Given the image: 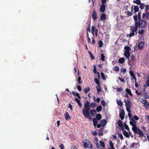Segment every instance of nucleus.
Instances as JSON below:
<instances>
[{"label":"nucleus","instance_id":"nucleus-37","mask_svg":"<svg viewBox=\"0 0 149 149\" xmlns=\"http://www.w3.org/2000/svg\"><path fill=\"white\" fill-rule=\"evenodd\" d=\"M140 8L141 10L143 9L145 7V4L144 3H141L140 4Z\"/></svg>","mask_w":149,"mask_h":149},{"label":"nucleus","instance_id":"nucleus-54","mask_svg":"<svg viewBox=\"0 0 149 149\" xmlns=\"http://www.w3.org/2000/svg\"><path fill=\"white\" fill-rule=\"evenodd\" d=\"M124 124H125V129L128 130H129L130 129H129V128L128 127V126L126 124H125V123H124Z\"/></svg>","mask_w":149,"mask_h":149},{"label":"nucleus","instance_id":"nucleus-11","mask_svg":"<svg viewBox=\"0 0 149 149\" xmlns=\"http://www.w3.org/2000/svg\"><path fill=\"white\" fill-rule=\"evenodd\" d=\"M105 4H102L100 8V11L102 13H104L105 10Z\"/></svg>","mask_w":149,"mask_h":149},{"label":"nucleus","instance_id":"nucleus-1","mask_svg":"<svg viewBox=\"0 0 149 149\" xmlns=\"http://www.w3.org/2000/svg\"><path fill=\"white\" fill-rule=\"evenodd\" d=\"M133 18L135 22V25L130 26V29L131 31L129 34V36L130 37H132L134 34H137V31L138 28L141 29L145 28L146 27L147 24V22L145 20L142 19H137V16L136 15L134 16Z\"/></svg>","mask_w":149,"mask_h":149},{"label":"nucleus","instance_id":"nucleus-32","mask_svg":"<svg viewBox=\"0 0 149 149\" xmlns=\"http://www.w3.org/2000/svg\"><path fill=\"white\" fill-rule=\"evenodd\" d=\"M117 103L119 106L122 107L123 106V104L121 100H119L117 101Z\"/></svg>","mask_w":149,"mask_h":149},{"label":"nucleus","instance_id":"nucleus-51","mask_svg":"<svg viewBox=\"0 0 149 149\" xmlns=\"http://www.w3.org/2000/svg\"><path fill=\"white\" fill-rule=\"evenodd\" d=\"M118 137L120 138L121 139H123V136L121 133H119L118 134Z\"/></svg>","mask_w":149,"mask_h":149},{"label":"nucleus","instance_id":"nucleus-16","mask_svg":"<svg viewBox=\"0 0 149 149\" xmlns=\"http://www.w3.org/2000/svg\"><path fill=\"white\" fill-rule=\"evenodd\" d=\"M65 117L66 120H68L71 119V118L68 112H66L65 113Z\"/></svg>","mask_w":149,"mask_h":149},{"label":"nucleus","instance_id":"nucleus-13","mask_svg":"<svg viewBox=\"0 0 149 149\" xmlns=\"http://www.w3.org/2000/svg\"><path fill=\"white\" fill-rule=\"evenodd\" d=\"M123 132V134L127 138H129L130 136L129 134H128V133L125 130H123V131H122Z\"/></svg>","mask_w":149,"mask_h":149},{"label":"nucleus","instance_id":"nucleus-26","mask_svg":"<svg viewBox=\"0 0 149 149\" xmlns=\"http://www.w3.org/2000/svg\"><path fill=\"white\" fill-rule=\"evenodd\" d=\"M95 82L97 84L98 86H100V83L98 79L97 78H95L94 79Z\"/></svg>","mask_w":149,"mask_h":149},{"label":"nucleus","instance_id":"nucleus-29","mask_svg":"<svg viewBox=\"0 0 149 149\" xmlns=\"http://www.w3.org/2000/svg\"><path fill=\"white\" fill-rule=\"evenodd\" d=\"M134 12H133L134 13H136V12H137L139 11V8L138 6H135L134 8Z\"/></svg>","mask_w":149,"mask_h":149},{"label":"nucleus","instance_id":"nucleus-43","mask_svg":"<svg viewBox=\"0 0 149 149\" xmlns=\"http://www.w3.org/2000/svg\"><path fill=\"white\" fill-rule=\"evenodd\" d=\"M90 28L91 25L90 24H89L88 25V27L86 29V32L89 31L90 32H91Z\"/></svg>","mask_w":149,"mask_h":149},{"label":"nucleus","instance_id":"nucleus-35","mask_svg":"<svg viewBox=\"0 0 149 149\" xmlns=\"http://www.w3.org/2000/svg\"><path fill=\"white\" fill-rule=\"evenodd\" d=\"M90 91V88L89 87H87L84 90V92L86 93H87Z\"/></svg>","mask_w":149,"mask_h":149},{"label":"nucleus","instance_id":"nucleus-25","mask_svg":"<svg viewBox=\"0 0 149 149\" xmlns=\"http://www.w3.org/2000/svg\"><path fill=\"white\" fill-rule=\"evenodd\" d=\"M125 61V59L124 58H121L118 60L119 62L121 64L123 63Z\"/></svg>","mask_w":149,"mask_h":149},{"label":"nucleus","instance_id":"nucleus-3","mask_svg":"<svg viewBox=\"0 0 149 149\" xmlns=\"http://www.w3.org/2000/svg\"><path fill=\"white\" fill-rule=\"evenodd\" d=\"M132 130L134 133L139 134L140 136H143L144 134L142 131L138 128L136 126H133L132 128Z\"/></svg>","mask_w":149,"mask_h":149},{"label":"nucleus","instance_id":"nucleus-5","mask_svg":"<svg viewBox=\"0 0 149 149\" xmlns=\"http://www.w3.org/2000/svg\"><path fill=\"white\" fill-rule=\"evenodd\" d=\"M142 103L146 108V110L149 109V104L146 100L145 99L143 100Z\"/></svg>","mask_w":149,"mask_h":149},{"label":"nucleus","instance_id":"nucleus-30","mask_svg":"<svg viewBox=\"0 0 149 149\" xmlns=\"http://www.w3.org/2000/svg\"><path fill=\"white\" fill-rule=\"evenodd\" d=\"M109 144L111 149H115L114 147L113 144L111 141L109 142Z\"/></svg>","mask_w":149,"mask_h":149},{"label":"nucleus","instance_id":"nucleus-21","mask_svg":"<svg viewBox=\"0 0 149 149\" xmlns=\"http://www.w3.org/2000/svg\"><path fill=\"white\" fill-rule=\"evenodd\" d=\"M89 54V55L90 56V57H91V59L92 60H94L95 59V57L94 56L93 54L92 53V52L90 51H88V52Z\"/></svg>","mask_w":149,"mask_h":149},{"label":"nucleus","instance_id":"nucleus-48","mask_svg":"<svg viewBox=\"0 0 149 149\" xmlns=\"http://www.w3.org/2000/svg\"><path fill=\"white\" fill-rule=\"evenodd\" d=\"M132 107H126V110L128 112V113H131V111L130 110V109H131Z\"/></svg>","mask_w":149,"mask_h":149},{"label":"nucleus","instance_id":"nucleus-59","mask_svg":"<svg viewBox=\"0 0 149 149\" xmlns=\"http://www.w3.org/2000/svg\"><path fill=\"white\" fill-rule=\"evenodd\" d=\"M118 79L121 82H125V81L124 80V78H122L120 77H119L118 78Z\"/></svg>","mask_w":149,"mask_h":149},{"label":"nucleus","instance_id":"nucleus-23","mask_svg":"<svg viewBox=\"0 0 149 149\" xmlns=\"http://www.w3.org/2000/svg\"><path fill=\"white\" fill-rule=\"evenodd\" d=\"M125 56L127 58H129L130 55V53L129 52H125L124 53Z\"/></svg>","mask_w":149,"mask_h":149},{"label":"nucleus","instance_id":"nucleus-38","mask_svg":"<svg viewBox=\"0 0 149 149\" xmlns=\"http://www.w3.org/2000/svg\"><path fill=\"white\" fill-rule=\"evenodd\" d=\"M135 56H136V54H132V55H131V58L132 61H134L135 60Z\"/></svg>","mask_w":149,"mask_h":149},{"label":"nucleus","instance_id":"nucleus-33","mask_svg":"<svg viewBox=\"0 0 149 149\" xmlns=\"http://www.w3.org/2000/svg\"><path fill=\"white\" fill-rule=\"evenodd\" d=\"M133 3L138 5L140 4L141 3L140 0H134L133 1Z\"/></svg>","mask_w":149,"mask_h":149},{"label":"nucleus","instance_id":"nucleus-46","mask_svg":"<svg viewBox=\"0 0 149 149\" xmlns=\"http://www.w3.org/2000/svg\"><path fill=\"white\" fill-rule=\"evenodd\" d=\"M97 91L98 92H100L101 91V88L100 86L97 87Z\"/></svg>","mask_w":149,"mask_h":149},{"label":"nucleus","instance_id":"nucleus-36","mask_svg":"<svg viewBox=\"0 0 149 149\" xmlns=\"http://www.w3.org/2000/svg\"><path fill=\"white\" fill-rule=\"evenodd\" d=\"M101 77H102V79L103 80H106V77H105V75L102 72H101Z\"/></svg>","mask_w":149,"mask_h":149},{"label":"nucleus","instance_id":"nucleus-57","mask_svg":"<svg viewBox=\"0 0 149 149\" xmlns=\"http://www.w3.org/2000/svg\"><path fill=\"white\" fill-rule=\"evenodd\" d=\"M138 144V143H133L131 144V147L132 148H133L134 147V146L135 145H137Z\"/></svg>","mask_w":149,"mask_h":149},{"label":"nucleus","instance_id":"nucleus-45","mask_svg":"<svg viewBox=\"0 0 149 149\" xmlns=\"http://www.w3.org/2000/svg\"><path fill=\"white\" fill-rule=\"evenodd\" d=\"M96 106V104L95 103H93L91 104L90 105L91 107V108H94Z\"/></svg>","mask_w":149,"mask_h":149},{"label":"nucleus","instance_id":"nucleus-7","mask_svg":"<svg viewBox=\"0 0 149 149\" xmlns=\"http://www.w3.org/2000/svg\"><path fill=\"white\" fill-rule=\"evenodd\" d=\"M118 124L120 127V129L122 131H123L124 129V127L122 122L121 120H119L118 121Z\"/></svg>","mask_w":149,"mask_h":149},{"label":"nucleus","instance_id":"nucleus-4","mask_svg":"<svg viewBox=\"0 0 149 149\" xmlns=\"http://www.w3.org/2000/svg\"><path fill=\"white\" fill-rule=\"evenodd\" d=\"M84 147L85 148H88L89 149H92L93 146L91 142L88 140L85 142H84Z\"/></svg>","mask_w":149,"mask_h":149},{"label":"nucleus","instance_id":"nucleus-62","mask_svg":"<svg viewBox=\"0 0 149 149\" xmlns=\"http://www.w3.org/2000/svg\"><path fill=\"white\" fill-rule=\"evenodd\" d=\"M132 77L133 78L131 77V79L132 80L133 79V78L134 79L135 81H136V77H135V75L132 76Z\"/></svg>","mask_w":149,"mask_h":149},{"label":"nucleus","instance_id":"nucleus-44","mask_svg":"<svg viewBox=\"0 0 149 149\" xmlns=\"http://www.w3.org/2000/svg\"><path fill=\"white\" fill-rule=\"evenodd\" d=\"M98 43H99V47L100 48L102 47V46L103 44V43L102 41H101V40Z\"/></svg>","mask_w":149,"mask_h":149},{"label":"nucleus","instance_id":"nucleus-50","mask_svg":"<svg viewBox=\"0 0 149 149\" xmlns=\"http://www.w3.org/2000/svg\"><path fill=\"white\" fill-rule=\"evenodd\" d=\"M101 104L102 105L103 107H105L106 103L105 101L104 100H102V101L101 102Z\"/></svg>","mask_w":149,"mask_h":149},{"label":"nucleus","instance_id":"nucleus-58","mask_svg":"<svg viewBox=\"0 0 149 149\" xmlns=\"http://www.w3.org/2000/svg\"><path fill=\"white\" fill-rule=\"evenodd\" d=\"M129 72L130 75L132 77L133 75H135L134 73L132 71H130Z\"/></svg>","mask_w":149,"mask_h":149},{"label":"nucleus","instance_id":"nucleus-34","mask_svg":"<svg viewBox=\"0 0 149 149\" xmlns=\"http://www.w3.org/2000/svg\"><path fill=\"white\" fill-rule=\"evenodd\" d=\"M95 27L94 26H92L91 27V32L93 35H94V32L95 30Z\"/></svg>","mask_w":149,"mask_h":149},{"label":"nucleus","instance_id":"nucleus-64","mask_svg":"<svg viewBox=\"0 0 149 149\" xmlns=\"http://www.w3.org/2000/svg\"><path fill=\"white\" fill-rule=\"evenodd\" d=\"M146 117L147 119V121L148 123H149V116L147 115L146 116Z\"/></svg>","mask_w":149,"mask_h":149},{"label":"nucleus","instance_id":"nucleus-18","mask_svg":"<svg viewBox=\"0 0 149 149\" xmlns=\"http://www.w3.org/2000/svg\"><path fill=\"white\" fill-rule=\"evenodd\" d=\"M90 112L91 114L93 116H94L96 114V112L95 110H91Z\"/></svg>","mask_w":149,"mask_h":149},{"label":"nucleus","instance_id":"nucleus-55","mask_svg":"<svg viewBox=\"0 0 149 149\" xmlns=\"http://www.w3.org/2000/svg\"><path fill=\"white\" fill-rule=\"evenodd\" d=\"M146 18L147 19H149V12H147L146 14Z\"/></svg>","mask_w":149,"mask_h":149},{"label":"nucleus","instance_id":"nucleus-39","mask_svg":"<svg viewBox=\"0 0 149 149\" xmlns=\"http://www.w3.org/2000/svg\"><path fill=\"white\" fill-rule=\"evenodd\" d=\"M125 13H126L128 16H131L133 15V13L129 11H126L125 12Z\"/></svg>","mask_w":149,"mask_h":149},{"label":"nucleus","instance_id":"nucleus-41","mask_svg":"<svg viewBox=\"0 0 149 149\" xmlns=\"http://www.w3.org/2000/svg\"><path fill=\"white\" fill-rule=\"evenodd\" d=\"M113 70L116 71H118L119 70V68L118 66H116L114 67Z\"/></svg>","mask_w":149,"mask_h":149},{"label":"nucleus","instance_id":"nucleus-9","mask_svg":"<svg viewBox=\"0 0 149 149\" xmlns=\"http://www.w3.org/2000/svg\"><path fill=\"white\" fill-rule=\"evenodd\" d=\"M144 45V42H140L138 45V49H142Z\"/></svg>","mask_w":149,"mask_h":149},{"label":"nucleus","instance_id":"nucleus-20","mask_svg":"<svg viewBox=\"0 0 149 149\" xmlns=\"http://www.w3.org/2000/svg\"><path fill=\"white\" fill-rule=\"evenodd\" d=\"M93 125L95 127H96L97 125V119L96 118H93Z\"/></svg>","mask_w":149,"mask_h":149},{"label":"nucleus","instance_id":"nucleus-61","mask_svg":"<svg viewBox=\"0 0 149 149\" xmlns=\"http://www.w3.org/2000/svg\"><path fill=\"white\" fill-rule=\"evenodd\" d=\"M75 95L77 96L79 99H81V97L79 95V94L78 93H76L75 94Z\"/></svg>","mask_w":149,"mask_h":149},{"label":"nucleus","instance_id":"nucleus-15","mask_svg":"<svg viewBox=\"0 0 149 149\" xmlns=\"http://www.w3.org/2000/svg\"><path fill=\"white\" fill-rule=\"evenodd\" d=\"M75 101L77 103L79 104V106L80 107H81L82 106V104H81L80 100L77 98H75Z\"/></svg>","mask_w":149,"mask_h":149},{"label":"nucleus","instance_id":"nucleus-31","mask_svg":"<svg viewBox=\"0 0 149 149\" xmlns=\"http://www.w3.org/2000/svg\"><path fill=\"white\" fill-rule=\"evenodd\" d=\"M102 106L101 105H100L97 107L96 110L97 112H99L102 110Z\"/></svg>","mask_w":149,"mask_h":149},{"label":"nucleus","instance_id":"nucleus-63","mask_svg":"<svg viewBox=\"0 0 149 149\" xmlns=\"http://www.w3.org/2000/svg\"><path fill=\"white\" fill-rule=\"evenodd\" d=\"M87 42L88 43H91V39L89 37H87Z\"/></svg>","mask_w":149,"mask_h":149},{"label":"nucleus","instance_id":"nucleus-53","mask_svg":"<svg viewBox=\"0 0 149 149\" xmlns=\"http://www.w3.org/2000/svg\"><path fill=\"white\" fill-rule=\"evenodd\" d=\"M121 71L124 73H125L126 72V69L125 68H122L121 69Z\"/></svg>","mask_w":149,"mask_h":149},{"label":"nucleus","instance_id":"nucleus-40","mask_svg":"<svg viewBox=\"0 0 149 149\" xmlns=\"http://www.w3.org/2000/svg\"><path fill=\"white\" fill-rule=\"evenodd\" d=\"M101 60L103 61H104L105 60V56L103 54H101Z\"/></svg>","mask_w":149,"mask_h":149},{"label":"nucleus","instance_id":"nucleus-6","mask_svg":"<svg viewBox=\"0 0 149 149\" xmlns=\"http://www.w3.org/2000/svg\"><path fill=\"white\" fill-rule=\"evenodd\" d=\"M124 102L125 103V106L126 107H132V104L130 101L128 99L127 100L125 99H124Z\"/></svg>","mask_w":149,"mask_h":149},{"label":"nucleus","instance_id":"nucleus-60","mask_svg":"<svg viewBox=\"0 0 149 149\" xmlns=\"http://www.w3.org/2000/svg\"><path fill=\"white\" fill-rule=\"evenodd\" d=\"M59 147L61 149H64V146L63 144H61L59 146Z\"/></svg>","mask_w":149,"mask_h":149},{"label":"nucleus","instance_id":"nucleus-47","mask_svg":"<svg viewBox=\"0 0 149 149\" xmlns=\"http://www.w3.org/2000/svg\"><path fill=\"white\" fill-rule=\"evenodd\" d=\"M78 81L79 84H80L82 83L81 81V78L79 76L78 79Z\"/></svg>","mask_w":149,"mask_h":149},{"label":"nucleus","instance_id":"nucleus-49","mask_svg":"<svg viewBox=\"0 0 149 149\" xmlns=\"http://www.w3.org/2000/svg\"><path fill=\"white\" fill-rule=\"evenodd\" d=\"M100 145L102 147H104L105 146V144L103 141H100Z\"/></svg>","mask_w":149,"mask_h":149},{"label":"nucleus","instance_id":"nucleus-19","mask_svg":"<svg viewBox=\"0 0 149 149\" xmlns=\"http://www.w3.org/2000/svg\"><path fill=\"white\" fill-rule=\"evenodd\" d=\"M125 91L127 93L129 94L131 96H132V94L131 93V90L128 88H126L125 90Z\"/></svg>","mask_w":149,"mask_h":149},{"label":"nucleus","instance_id":"nucleus-52","mask_svg":"<svg viewBox=\"0 0 149 149\" xmlns=\"http://www.w3.org/2000/svg\"><path fill=\"white\" fill-rule=\"evenodd\" d=\"M93 69H94V72L95 73H96L97 72V70L96 68V66L95 65H93Z\"/></svg>","mask_w":149,"mask_h":149},{"label":"nucleus","instance_id":"nucleus-42","mask_svg":"<svg viewBox=\"0 0 149 149\" xmlns=\"http://www.w3.org/2000/svg\"><path fill=\"white\" fill-rule=\"evenodd\" d=\"M137 16V19H141V12H139L138 13V15Z\"/></svg>","mask_w":149,"mask_h":149},{"label":"nucleus","instance_id":"nucleus-10","mask_svg":"<svg viewBox=\"0 0 149 149\" xmlns=\"http://www.w3.org/2000/svg\"><path fill=\"white\" fill-rule=\"evenodd\" d=\"M125 114V113L123 110L121 111L119 115L121 120H123L124 119Z\"/></svg>","mask_w":149,"mask_h":149},{"label":"nucleus","instance_id":"nucleus-12","mask_svg":"<svg viewBox=\"0 0 149 149\" xmlns=\"http://www.w3.org/2000/svg\"><path fill=\"white\" fill-rule=\"evenodd\" d=\"M132 121L130 122V124L133 127L134 126H136V122L135 120L133 119V118H132L131 119Z\"/></svg>","mask_w":149,"mask_h":149},{"label":"nucleus","instance_id":"nucleus-8","mask_svg":"<svg viewBox=\"0 0 149 149\" xmlns=\"http://www.w3.org/2000/svg\"><path fill=\"white\" fill-rule=\"evenodd\" d=\"M92 18L95 21L97 18V15L96 11L94 10L92 14Z\"/></svg>","mask_w":149,"mask_h":149},{"label":"nucleus","instance_id":"nucleus-17","mask_svg":"<svg viewBox=\"0 0 149 149\" xmlns=\"http://www.w3.org/2000/svg\"><path fill=\"white\" fill-rule=\"evenodd\" d=\"M100 123L103 126H104L107 123V121L105 119H103L100 121Z\"/></svg>","mask_w":149,"mask_h":149},{"label":"nucleus","instance_id":"nucleus-2","mask_svg":"<svg viewBox=\"0 0 149 149\" xmlns=\"http://www.w3.org/2000/svg\"><path fill=\"white\" fill-rule=\"evenodd\" d=\"M84 109H82L83 114L86 117H89L90 120H91L92 117L90 115V103L88 101L86 100V102L84 104Z\"/></svg>","mask_w":149,"mask_h":149},{"label":"nucleus","instance_id":"nucleus-28","mask_svg":"<svg viewBox=\"0 0 149 149\" xmlns=\"http://www.w3.org/2000/svg\"><path fill=\"white\" fill-rule=\"evenodd\" d=\"M125 52H129L131 51L130 48L128 46H126L124 47Z\"/></svg>","mask_w":149,"mask_h":149},{"label":"nucleus","instance_id":"nucleus-22","mask_svg":"<svg viewBox=\"0 0 149 149\" xmlns=\"http://www.w3.org/2000/svg\"><path fill=\"white\" fill-rule=\"evenodd\" d=\"M96 118L97 120H99L102 118V115L100 114H98L96 115Z\"/></svg>","mask_w":149,"mask_h":149},{"label":"nucleus","instance_id":"nucleus-27","mask_svg":"<svg viewBox=\"0 0 149 149\" xmlns=\"http://www.w3.org/2000/svg\"><path fill=\"white\" fill-rule=\"evenodd\" d=\"M139 34L142 35L143 34L144 32V30L143 29H139L138 31H137Z\"/></svg>","mask_w":149,"mask_h":149},{"label":"nucleus","instance_id":"nucleus-24","mask_svg":"<svg viewBox=\"0 0 149 149\" xmlns=\"http://www.w3.org/2000/svg\"><path fill=\"white\" fill-rule=\"evenodd\" d=\"M106 16L105 15L104 13L102 14L100 17V19L102 20H104L105 19Z\"/></svg>","mask_w":149,"mask_h":149},{"label":"nucleus","instance_id":"nucleus-56","mask_svg":"<svg viewBox=\"0 0 149 149\" xmlns=\"http://www.w3.org/2000/svg\"><path fill=\"white\" fill-rule=\"evenodd\" d=\"M132 118H133V119H134L135 120H138L139 119L138 117L137 116H134Z\"/></svg>","mask_w":149,"mask_h":149},{"label":"nucleus","instance_id":"nucleus-14","mask_svg":"<svg viewBox=\"0 0 149 149\" xmlns=\"http://www.w3.org/2000/svg\"><path fill=\"white\" fill-rule=\"evenodd\" d=\"M116 19L117 21L120 20V21L122 22L124 19V17L122 15H120V17L118 16L116 18Z\"/></svg>","mask_w":149,"mask_h":149}]
</instances>
